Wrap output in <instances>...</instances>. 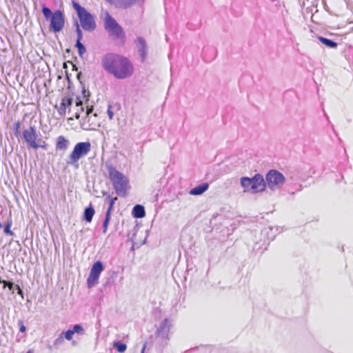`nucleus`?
<instances>
[{
    "instance_id": "obj_45",
    "label": "nucleus",
    "mask_w": 353,
    "mask_h": 353,
    "mask_svg": "<svg viewBox=\"0 0 353 353\" xmlns=\"http://www.w3.org/2000/svg\"><path fill=\"white\" fill-rule=\"evenodd\" d=\"M2 226H3L2 224L0 223V227H2Z\"/></svg>"
},
{
    "instance_id": "obj_5",
    "label": "nucleus",
    "mask_w": 353,
    "mask_h": 353,
    "mask_svg": "<svg viewBox=\"0 0 353 353\" xmlns=\"http://www.w3.org/2000/svg\"><path fill=\"white\" fill-rule=\"evenodd\" d=\"M240 182L244 189V192L258 193L263 192L265 189V179L261 174H256L252 178L247 176L241 177Z\"/></svg>"
},
{
    "instance_id": "obj_34",
    "label": "nucleus",
    "mask_w": 353,
    "mask_h": 353,
    "mask_svg": "<svg viewBox=\"0 0 353 353\" xmlns=\"http://www.w3.org/2000/svg\"><path fill=\"white\" fill-rule=\"evenodd\" d=\"M19 324L20 325L19 330L21 332H24L26 331V326L23 325L21 321H19Z\"/></svg>"
},
{
    "instance_id": "obj_37",
    "label": "nucleus",
    "mask_w": 353,
    "mask_h": 353,
    "mask_svg": "<svg viewBox=\"0 0 353 353\" xmlns=\"http://www.w3.org/2000/svg\"><path fill=\"white\" fill-rule=\"evenodd\" d=\"M81 40H77V41H76V45H75V46H76L78 49H79V48H82V47H83V46H84L81 43Z\"/></svg>"
},
{
    "instance_id": "obj_8",
    "label": "nucleus",
    "mask_w": 353,
    "mask_h": 353,
    "mask_svg": "<svg viewBox=\"0 0 353 353\" xmlns=\"http://www.w3.org/2000/svg\"><path fill=\"white\" fill-rule=\"evenodd\" d=\"M284 175L276 170H270L265 176V188L268 187L272 191L279 190L285 183Z\"/></svg>"
},
{
    "instance_id": "obj_19",
    "label": "nucleus",
    "mask_w": 353,
    "mask_h": 353,
    "mask_svg": "<svg viewBox=\"0 0 353 353\" xmlns=\"http://www.w3.org/2000/svg\"><path fill=\"white\" fill-rule=\"evenodd\" d=\"M94 209L91 205L87 207L83 212V219L87 222H91L94 214Z\"/></svg>"
},
{
    "instance_id": "obj_20",
    "label": "nucleus",
    "mask_w": 353,
    "mask_h": 353,
    "mask_svg": "<svg viewBox=\"0 0 353 353\" xmlns=\"http://www.w3.org/2000/svg\"><path fill=\"white\" fill-rule=\"evenodd\" d=\"M319 41H321V42L322 43H323L325 46H326L329 48H334L337 46V43L331 39H327V38H325L323 37H319Z\"/></svg>"
},
{
    "instance_id": "obj_17",
    "label": "nucleus",
    "mask_w": 353,
    "mask_h": 353,
    "mask_svg": "<svg viewBox=\"0 0 353 353\" xmlns=\"http://www.w3.org/2000/svg\"><path fill=\"white\" fill-rule=\"evenodd\" d=\"M209 188V185L207 183L200 184L195 188H192L190 191L191 195H201L205 192Z\"/></svg>"
},
{
    "instance_id": "obj_1",
    "label": "nucleus",
    "mask_w": 353,
    "mask_h": 353,
    "mask_svg": "<svg viewBox=\"0 0 353 353\" xmlns=\"http://www.w3.org/2000/svg\"><path fill=\"white\" fill-rule=\"evenodd\" d=\"M103 68L117 79L130 78L134 73V66L130 60L116 53H108L101 59Z\"/></svg>"
},
{
    "instance_id": "obj_33",
    "label": "nucleus",
    "mask_w": 353,
    "mask_h": 353,
    "mask_svg": "<svg viewBox=\"0 0 353 353\" xmlns=\"http://www.w3.org/2000/svg\"><path fill=\"white\" fill-rule=\"evenodd\" d=\"M19 128H20V123L17 122L14 125V131H15L14 133L16 135H17L19 134Z\"/></svg>"
},
{
    "instance_id": "obj_31",
    "label": "nucleus",
    "mask_w": 353,
    "mask_h": 353,
    "mask_svg": "<svg viewBox=\"0 0 353 353\" xmlns=\"http://www.w3.org/2000/svg\"><path fill=\"white\" fill-rule=\"evenodd\" d=\"M15 288L17 290V294L20 295L22 299H23V292L19 285H15Z\"/></svg>"
},
{
    "instance_id": "obj_26",
    "label": "nucleus",
    "mask_w": 353,
    "mask_h": 353,
    "mask_svg": "<svg viewBox=\"0 0 353 353\" xmlns=\"http://www.w3.org/2000/svg\"><path fill=\"white\" fill-rule=\"evenodd\" d=\"M68 341L72 340L74 333L72 330H68L66 332H63L61 334Z\"/></svg>"
},
{
    "instance_id": "obj_2",
    "label": "nucleus",
    "mask_w": 353,
    "mask_h": 353,
    "mask_svg": "<svg viewBox=\"0 0 353 353\" xmlns=\"http://www.w3.org/2000/svg\"><path fill=\"white\" fill-rule=\"evenodd\" d=\"M106 168L109 178L112 183L117 194L120 196H125L129 182L128 178L111 164H107Z\"/></svg>"
},
{
    "instance_id": "obj_6",
    "label": "nucleus",
    "mask_w": 353,
    "mask_h": 353,
    "mask_svg": "<svg viewBox=\"0 0 353 353\" xmlns=\"http://www.w3.org/2000/svg\"><path fill=\"white\" fill-rule=\"evenodd\" d=\"M104 28L109 35L115 39L124 41L125 34L123 28L110 14L108 12L105 13Z\"/></svg>"
},
{
    "instance_id": "obj_27",
    "label": "nucleus",
    "mask_w": 353,
    "mask_h": 353,
    "mask_svg": "<svg viewBox=\"0 0 353 353\" xmlns=\"http://www.w3.org/2000/svg\"><path fill=\"white\" fill-rule=\"evenodd\" d=\"M46 141H44L41 139H39L38 142L36 141L35 145H34L32 148H33L34 150H37L39 148H46Z\"/></svg>"
},
{
    "instance_id": "obj_16",
    "label": "nucleus",
    "mask_w": 353,
    "mask_h": 353,
    "mask_svg": "<svg viewBox=\"0 0 353 353\" xmlns=\"http://www.w3.org/2000/svg\"><path fill=\"white\" fill-rule=\"evenodd\" d=\"M70 142L63 136H59L57 138L56 143V149L65 151L68 149Z\"/></svg>"
},
{
    "instance_id": "obj_10",
    "label": "nucleus",
    "mask_w": 353,
    "mask_h": 353,
    "mask_svg": "<svg viewBox=\"0 0 353 353\" xmlns=\"http://www.w3.org/2000/svg\"><path fill=\"white\" fill-rule=\"evenodd\" d=\"M23 137L28 147L32 148L37 141L38 135L34 126H30L23 132Z\"/></svg>"
},
{
    "instance_id": "obj_25",
    "label": "nucleus",
    "mask_w": 353,
    "mask_h": 353,
    "mask_svg": "<svg viewBox=\"0 0 353 353\" xmlns=\"http://www.w3.org/2000/svg\"><path fill=\"white\" fill-rule=\"evenodd\" d=\"M110 220V215H109L108 213H106L105 218V220H104L103 224V233H106V232H107Z\"/></svg>"
},
{
    "instance_id": "obj_14",
    "label": "nucleus",
    "mask_w": 353,
    "mask_h": 353,
    "mask_svg": "<svg viewBox=\"0 0 353 353\" xmlns=\"http://www.w3.org/2000/svg\"><path fill=\"white\" fill-rule=\"evenodd\" d=\"M72 102L73 99L72 97H65L61 99L60 105L59 107L57 105L55 106L61 116L65 114L66 109L72 105Z\"/></svg>"
},
{
    "instance_id": "obj_12",
    "label": "nucleus",
    "mask_w": 353,
    "mask_h": 353,
    "mask_svg": "<svg viewBox=\"0 0 353 353\" xmlns=\"http://www.w3.org/2000/svg\"><path fill=\"white\" fill-rule=\"evenodd\" d=\"M141 61L144 62L147 58L148 47L146 41L142 37H138L134 41Z\"/></svg>"
},
{
    "instance_id": "obj_36",
    "label": "nucleus",
    "mask_w": 353,
    "mask_h": 353,
    "mask_svg": "<svg viewBox=\"0 0 353 353\" xmlns=\"http://www.w3.org/2000/svg\"><path fill=\"white\" fill-rule=\"evenodd\" d=\"M10 281H7L6 280H3L2 279L1 277H0V283L3 284V288H6L7 285L8 284Z\"/></svg>"
},
{
    "instance_id": "obj_11",
    "label": "nucleus",
    "mask_w": 353,
    "mask_h": 353,
    "mask_svg": "<svg viewBox=\"0 0 353 353\" xmlns=\"http://www.w3.org/2000/svg\"><path fill=\"white\" fill-rule=\"evenodd\" d=\"M171 327L172 321L169 319H165L157 330V336L161 339L169 340V332Z\"/></svg>"
},
{
    "instance_id": "obj_30",
    "label": "nucleus",
    "mask_w": 353,
    "mask_h": 353,
    "mask_svg": "<svg viewBox=\"0 0 353 353\" xmlns=\"http://www.w3.org/2000/svg\"><path fill=\"white\" fill-rule=\"evenodd\" d=\"M63 337L62 336V335H61V334H60V335L59 336V337H58L57 339H55L54 343V345H60V344H61V343H62V342H63Z\"/></svg>"
},
{
    "instance_id": "obj_18",
    "label": "nucleus",
    "mask_w": 353,
    "mask_h": 353,
    "mask_svg": "<svg viewBox=\"0 0 353 353\" xmlns=\"http://www.w3.org/2000/svg\"><path fill=\"white\" fill-rule=\"evenodd\" d=\"M132 215L134 217L140 219L145 215V208L143 205H136L132 210Z\"/></svg>"
},
{
    "instance_id": "obj_9",
    "label": "nucleus",
    "mask_w": 353,
    "mask_h": 353,
    "mask_svg": "<svg viewBox=\"0 0 353 353\" xmlns=\"http://www.w3.org/2000/svg\"><path fill=\"white\" fill-rule=\"evenodd\" d=\"M103 269V264L100 261H98L93 264L87 279V284L89 288L94 287L97 284L99 276Z\"/></svg>"
},
{
    "instance_id": "obj_23",
    "label": "nucleus",
    "mask_w": 353,
    "mask_h": 353,
    "mask_svg": "<svg viewBox=\"0 0 353 353\" xmlns=\"http://www.w3.org/2000/svg\"><path fill=\"white\" fill-rule=\"evenodd\" d=\"M105 199L109 201V208L106 213H108V214L110 215L114 202L117 200V197L112 198L110 195H108Z\"/></svg>"
},
{
    "instance_id": "obj_32",
    "label": "nucleus",
    "mask_w": 353,
    "mask_h": 353,
    "mask_svg": "<svg viewBox=\"0 0 353 353\" xmlns=\"http://www.w3.org/2000/svg\"><path fill=\"white\" fill-rule=\"evenodd\" d=\"M78 52H79V56L82 57L86 52V49H85V46L78 49Z\"/></svg>"
},
{
    "instance_id": "obj_15",
    "label": "nucleus",
    "mask_w": 353,
    "mask_h": 353,
    "mask_svg": "<svg viewBox=\"0 0 353 353\" xmlns=\"http://www.w3.org/2000/svg\"><path fill=\"white\" fill-rule=\"evenodd\" d=\"M106 1L119 8H129V7L132 6V5H134L136 2V0H106Z\"/></svg>"
},
{
    "instance_id": "obj_40",
    "label": "nucleus",
    "mask_w": 353,
    "mask_h": 353,
    "mask_svg": "<svg viewBox=\"0 0 353 353\" xmlns=\"http://www.w3.org/2000/svg\"><path fill=\"white\" fill-rule=\"evenodd\" d=\"M145 347H146V343H145L142 347V350H141V353H144V351L145 350Z\"/></svg>"
},
{
    "instance_id": "obj_42",
    "label": "nucleus",
    "mask_w": 353,
    "mask_h": 353,
    "mask_svg": "<svg viewBox=\"0 0 353 353\" xmlns=\"http://www.w3.org/2000/svg\"><path fill=\"white\" fill-rule=\"evenodd\" d=\"M81 72H79V73H78V74H77V78H78L79 79V78H80V75H81Z\"/></svg>"
},
{
    "instance_id": "obj_22",
    "label": "nucleus",
    "mask_w": 353,
    "mask_h": 353,
    "mask_svg": "<svg viewBox=\"0 0 353 353\" xmlns=\"http://www.w3.org/2000/svg\"><path fill=\"white\" fill-rule=\"evenodd\" d=\"M114 347L117 349L119 352H123L126 350L127 346L125 344L116 341L113 345Z\"/></svg>"
},
{
    "instance_id": "obj_38",
    "label": "nucleus",
    "mask_w": 353,
    "mask_h": 353,
    "mask_svg": "<svg viewBox=\"0 0 353 353\" xmlns=\"http://www.w3.org/2000/svg\"><path fill=\"white\" fill-rule=\"evenodd\" d=\"M76 105H77V106H81V111H83V108L82 106V101H77Z\"/></svg>"
},
{
    "instance_id": "obj_28",
    "label": "nucleus",
    "mask_w": 353,
    "mask_h": 353,
    "mask_svg": "<svg viewBox=\"0 0 353 353\" xmlns=\"http://www.w3.org/2000/svg\"><path fill=\"white\" fill-rule=\"evenodd\" d=\"M75 26H76V32L77 34V40H81L83 38V33H82V31H81L77 21L75 22Z\"/></svg>"
},
{
    "instance_id": "obj_35",
    "label": "nucleus",
    "mask_w": 353,
    "mask_h": 353,
    "mask_svg": "<svg viewBox=\"0 0 353 353\" xmlns=\"http://www.w3.org/2000/svg\"><path fill=\"white\" fill-rule=\"evenodd\" d=\"M108 117L110 119H113V116H114V113L113 112L110 110V106H109V108L108 110Z\"/></svg>"
},
{
    "instance_id": "obj_43",
    "label": "nucleus",
    "mask_w": 353,
    "mask_h": 353,
    "mask_svg": "<svg viewBox=\"0 0 353 353\" xmlns=\"http://www.w3.org/2000/svg\"><path fill=\"white\" fill-rule=\"evenodd\" d=\"M26 353H33L32 350H30Z\"/></svg>"
},
{
    "instance_id": "obj_7",
    "label": "nucleus",
    "mask_w": 353,
    "mask_h": 353,
    "mask_svg": "<svg viewBox=\"0 0 353 353\" xmlns=\"http://www.w3.org/2000/svg\"><path fill=\"white\" fill-rule=\"evenodd\" d=\"M91 150V143L89 141L77 143L66 161L67 164L78 168L79 160L86 156Z\"/></svg>"
},
{
    "instance_id": "obj_3",
    "label": "nucleus",
    "mask_w": 353,
    "mask_h": 353,
    "mask_svg": "<svg viewBox=\"0 0 353 353\" xmlns=\"http://www.w3.org/2000/svg\"><path fill=\"white\" fill-rule=\"evenodd\" d=\"M42 12L46 21L50 22V30L54 32H60L64 27L65 17L62 11L57 10L54 12L45 6L42 7Z\"/></svg>"
},
{
    "instance_id": "obj_39",
    "label": "nucleus",
    "mask_w": 353,
    "mask_h": 353,
    "mask_svg": "<svg viewBox=\"0 0 353 353\" xmlns=\"http://www.w3.org/2000/svg\"><path fill=\"white\" fill-rule=\"evenodd\" d=\"M82 93H83V97H84V98H87V97H88V96H87V94H86V93H87L86 90H83V92H82Z\"/></svg>"
},
{
    "instance_id": "obj_41",
    "label": "nucleus",
    "mask_w": 353,
    "mask_h": 353,
    "mask_svg": "<svg viewBox=\"0 0 353 353\" xmlns=\"http://www.w3.org/2000/svg\"><path fill=\"white\" fill-rule=\"evenodd\" d=\"M75 117H76V119H79L80 118V113L79 112H76Z\"/></svg>"
},
{
    "instance_id": "obj_29",
    "label": "nucleus",
    "mask_w": 353,
    "mask_h": 353,
    "mask_svg": "<svg viewBox=\"0 0 353 353\" xmlns=\"http://www.w3.org/2000/svg\"><path fill=\"white\" fill-rule=\"evenodd\" d=\"M6 287H7V288L9 289V290H10V291H11L12 293H14V289H16V288H15V285H14V284L12 281H10V282L8 283V284L7 285V286H6Z\"/></svg>"
},
{
    "instance_id": "obj_13",
    "label": "nucleus",
    "mask_w": 353,
    "mask_h": 353,
    "mask_svg": "<svg viewBox=\"0 0 353 353\" xmlns=\"http://www.w3.org/2000/svg\"><path fill=\"white\" fill-rule=\"evenodd\" d=\"M93 111V106H87L86 110V116L80 121L81 127L84 130H92V125L94 123L90 122L91 117H90V114H91Z\"/></svg>"
},
{
    "instance_id": "obj_4",
    "label": "nucleus",
    "mask_w": 353,
    "mask_h": 353,
    "mask_svg": "<svg viewBox=\"0 0 353 353\" xmlns=\"http://www.w3.org/2000/svg\"><path fill=\"white\" fill-rule=\"evenodd\" d=\"M72 4L77 12L82 28L88 32L93 31L96 28V23L93 15L77 1L73 0Z\"/></svg>"
},
{
    "instance_id": "obj_24",
    "label": "nucleus",
    "mask_w": 353,
    "mask_h": 353,
    "mask_svg": "<svg viewBox=\"0 0 353 353\" xmlns=\"http://www.w3.org/2000/svg\"><path fill=\"white\" fill-rule=\"evenodd\" d=\"M73 333H77L78 334L83 335L84 334V329L80 324H76L73 326L72 329Z\"/></svg>"
},
{
    "instance_id": "obj_44",
    "label": "nucleus",
    "mask_w": 353,
    "mask_h": 353,
    "mask_svg": "<svg viewBox=\"0 0 353 353\" xmlns=\"http://www.w3.org/2000/svg\"><path fill=\"white\" fill-rule=\"evenodd\" d=\"M93 117H97V113H94L93 114Z\"/></svg>"
},
{
    "instance_id": "obj_21",
    "label": "nucleus",
    "mask_w": 353,
    "mask_h": 353,
    "mask_svg": "<svg viewBox=\"0 0 353 353\" xmlns=\"http://www.w3.org/2000/svg\"><path fill=\"white\" fill-rule=\"evenodd\" d=\"M12 224V220L11 219L8 220L7 223L3 226V232L5 234H9L11 236L14 235V233L10 230Z\"/></svg>"
}]
</instances>
